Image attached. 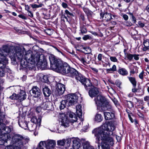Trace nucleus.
<instances>
[{"label": "nucleus", "mask_w": 149, "mask_h": 149, "mask_svg": "<svg viewBox=\"0 0 149 149\" xmlns=\"http://www.w3.org/2000/svg\"><path fill=\"white\" fill-rule=\"evenodd\" d=\"M112 71L114 72L116 70V67L115 65H114L112 68Z\"/></svg>", "instance_id": "bf43d9fd"}, {"label": "nucleus", "mask_w": 149, "mask_h": 149, "mask_svg": "<svg viewBox=\"0 0 149 149\" xmlns=\"http://www.w3.org/2000/svg\"><path fill=\"white\" fill-rule=\"evenodd\" d=\"M81 108V106L80 105H78L76 107V113L77 117L80 118L82 117V116Z\"/></svg>", "instance_id": "4be33fe9"}, {"label": "nucleus", "mask_w": 149, "mask_h": 149, "mask_svg": "<svg viewBox=\"0 0 149 149\" xmlns=\"http://www.w3.org/2000/svg\"><path fill=\"white\" fill-rule=\"evenodd\" d=\"M65 90V86L61 84L58 83L56 85V92L59 95L62 94Z\"/></svg>", "instance_id": "f8f14e48"}, {"label": "nucleus", "mask_w": 149, "mask_h": 149, "mask_svg": "<svg viewBox=\"0 0 149 149\" xmlns=\"http://www.w3.org/2000/svg\"><path fill=\"white\" fill-rule=\"evenodd\" d=\"M2 135H0V145H4L7 142L6 139L2 138Z\"/></svg>", "instance_id": "7c9ffc66"}, {"label": "nucleus", "mask_w": 149, "mask_h": 149, "mask_svg": "<svg viewBox=\"0 0 149 149\" xmlns=\"http://www.w3.org/2000/svg\"><path fill=\"white\" fill-rule=\"evenodd\" d=\"M79 60L83 63L84 65H85V63H86V61H85L84 58L83 57H81L79 58Z\"/></svg>", "instance_id": "09e8293b"}, {"label": "nucleus", "mask_w": 149, "mask_h": 149, "mask_svg": "<svg viewBox=\"0 0 149 149\" xmlns=\"http://www.w3.org/2000/svg\"><path fill=\"white\" fill-rule=\"evenodd\" d=\"M130 14L132 18V21L134 23H135L136 22V18L133 15L132 13H130Z\"/></svg>", "instance_id": "ea45409f"}, {"label": "nucleus", "mask_w": 149, "mask_h": 149, "mask_svg": "<svg viewBox=\"0 0 149 149\" xmlns=\"http://www.w3.org/2000/svg\"><path fill=\"white\" fill-rule=\"evenodd\" d=\"M62 7L64 8H66L68 7L67 4L64 2H63L62 3Z\"/></svg>", "instance_id": "864d4df0"}, {"label": "nucleus", "mask_w": 149, "mask_h": 149, "mask_svg": "<svg viewBox=\"0 0 149 149\" xmlns=\"http://www.w3.org/2000/svg\"><path fill=\"white\" fill-rule=\"evenodd\" d=\"M31 121L33 123H36L37 122H39V123H40L41 120L39 118L37 120L36 118H31Z\"/></svg>", "instance_id": "72a5a7b5"}, {"label": "nucleus", "mask_w": 149, "mask_h": 149, "mask_svg": "<svg viewBox=\"0 0 149 149\" xmlns=\"http://www.w3.org/2000/svg\"><path fill=\"white\" fill-rule=\"evenodd\" d=\"M102 55L101 54H99L97 58L99 61H101L102 59Z\"/></svg>", "instance_id": "6e6d98bb"}, {"label": "nucleus", "mask_w": 149, "mask_h": 149, "mask_svg": "<svg viewBox=\"0 0 149 149\" xmlns=\"http://www.w3.org/2000/svg\"><path fill=\"white\" fill-rule=\"evenodd\" d=\"M42 109L44 110H51L52 108V104L49 102H43L40 104Z\"/></svg>", "instance_id": "9b49d317"}, {"label": "nucleus", "mask_w": 149, "mask_h": 149, "mask_svg": "<svg viewBox=\"0 0 149 149\" xmlns=\"http://www.w3.org/2000/svg\"><path fill=\"white\" fill-rule=\"evenodd\" d=\"M71 141V140L70 138H68L65 140V143H66L65 144L66 145L67 147H69L70 146Z\"/></svg>", "instance_id": "e433bc0d"}, {"label": "nucleus", "mask_w": 149, "mask_h": 149, "mask_svg": "<svg viewBox=\"0 0 149 149\" xmlns=\"http://www.w3.org/2000/svg\"><path fill=\"white\" fill-rule=\"evenodd\" d=\"M100 16L103 20L106 22H108L112 19L111 14L107 12L103 13H102L100 14Z\"/></svg>", "instance_id": "ddd939ff"}, {"label": "nucleus", "mask_w": 149, "mask_h": 149, "mask_svg": "<svg viewBox=\"0 0 149 149\" xmlns=\"http://www.w3.org/2000/svg\"><path fill=\"white\" fill-rule=\"evenodd\" d=\"M139 54H133V57H134V58L135 60H138L139 59Z\"/></svg>", "instance_id": "de8ad7c7"}, {"label": "nucleus", "mask_w": 149, "mask_h": 149, "mask_svg": "<svg viewBox=\"0 0 149 149\" xmlns=\"http://www.w3.org/2000/svg\"><path fill=\"white\" fill-rule=\"evenodd\" d=\"M118 72L120 74L123 76L127 75L128 74L127 70L124 68H121L118 70Z\"/></svg>", "instance_id": "b1692460"}, {"label": "nucleus", "mask_w": 149, "mask_h": 149, "mask_svg": "<svg viewBox=\"0 0 149 149\" xmlns=\"http://www.w3.org/2000/svg\"><path fill=\"white\" fill-rule=\"evenodd\" d=\"M138 90V89L136 88V87H134L133 88H132V91L134 93H135L137 92Z\"/></svg>", "instance_id": "680f3d73"}, {"label": "nucleus", "mask_w": 149, "mask_h": 149, "mask_svg": "<svg viewBox=\"0 0 149 149\" xmlns=\"http://www.w3.org/2000/svg\"><path fill=\"white\" fill-rule=\"evenodd\" d=\"M79 72L75 69L71 67L68 75L71 77H76L79 73Z\"/></svg>", "instance_id": "dca6fc26"}, {"label": "nucleus", "mask_w": 149, "mask_h": 149, "mask_svg": "<svg viewBox=\"0 0 149 149\" xmlns=\"http://www.w3.org/2000/svg\"><path fill=\"white\" fill-rule=\"evenodd\" d=\"M143 45L145 47L143 49L144 50H146L148 49L149 47V40L148 39H144Z\"/></svg>", "instance_id": "bb28decb"}, {"label": "nucleus", "mask_w": 149, "mask_h": 149, "mask_svg": "<svg viewBox=\"0 0 149 149\" xmlns=\"http://www.w3.org/2000/svg\"><path fill=\"white\" fill-rule=\"evenodd\" d=\"M99 93L98 88L96 87H94L91 89L89 91V94L91 97L96 96Z\"/></svg>", "instance_id": "f3484780"}, {"label": "nucleus", "mask_w": 149, "mask_h": 149, "mask_svg": "<svg viewBox=\"0 0 149 149\" xmlns=\"http://www.w3.org/2000/svg\"><path fill=\"white\" fill-rule=\"evenodd\" d=\"M43 146H44V142L41 141L40 142L38 146L36 149H44L43 147Z\"/></svg>", "instance_id": "473e14b6"}, {"label": "nucleus", "mask_w": 149, "mask_h": 149, "mask_svg": "<svg viewBox=\"0 0 149 149\" xmlns=\"http://www.w3.org/2000/svg\"><path fill=\"white\" fill-rule=\"evenodd\" d=\"M29 141L28 138L20 134H15L12 138L13 147L11 149H23Z\"/></svg>", "instance_id": "39448f33"}, {"label": "nucleus", "mask_w": 149, "mask_h": 149, "mask_svg": "<svg viewBox=\"0 0 149 149\" xmlns=\"http://www.w3.org/2000/svg\"><path fill=\"white\" fill-rule=\"evenodd\" d=\"M51 67L56 71L62 74H68L71 67L67 63L61 64V61L56 58L54 56L50 55L49 56Z\"/></svg>", "instance_id": "7ed1b4c3"}, {"label": "nucleus", "mask_w": 149, "mask_h": 149, "mask_svg": "<svg viewBox=\"0 0 149 149\" xmlns=\"http://www.w3.org/2000/svg\"><path fill=\"white\" fill-rule=\"evenodd\" d=\"M80 19H81L83 21H84L85 20V17L84 14H81L80 16Z\"/></svg>", "instance_id": "3c124183"}, {"label": "nucleus", "mask_w": 149, "mask_h": 149, "mask_svg": "<svg viewBox=\"0 0 149 149\" xmlns=\"http://www.w3.org/2000/svg\"><path fill=\"white\" fill-rule=\"evenodd\" d=\"M30 5L31 6V7L33 8H38L37 5L36 4H31Z\"/></svg>", "instance_id": "e2e57ef3"}, {"label": "nucleus", "mask_w": 149, "mask_h": 149, "mask_svg": "<svg viewBox=\"0 0 149 149\" xmlns=\"http://www.w3.org/2000/svg\"><path fill=\"white\" fill-rule=\"evenodd\" d=\"M4 74L2 71H0V76L3 77L4 76Z\"/></svg>", "instance_id": "774afa93"}, {"label": "nucleus", "mask_w": 149, "mask_h": 149, "mask_svg": "<svg viewBox=\"0 0 149 149\" xmlns=\"http://www.w3.org/2000/svg\"><path fill=\"white\" fill-rule=\"evenodd\" d=\"M149 100V96H146L144 97V100L145 101H148Z\"/></svg>", "instance_id": "0e129e2a"}, {"label": "nucleus", "mask_w": 149, "mask_h": 149, "mask_svg": "<svg viewBox=\"0 0 149 149\" xmlns=\"http://www.w3.org/2000/svg\"><path fill=\"white\" fill-rule=\"evenodd\" d=\"M44 142V145H45L46 148L47 149H52L54 148L56 144L55 141L52 140H48L45 141H42Z\"/></svg>", "instance_id": "9d476101"}, {"label": "nucleus", "mask_w": 149, "mask_h": 149, "mask_svg": "<svg viewBox=\"0 0 149 149\" xmlns=\"http://www.w3.org/2000/svg\"><path fill=\"white\" fill-rule=\"evenodd\" d=\"M28 15H29L31 17H33V14L30 11H28Z\"/></svg>", "instance_id": "69168bd1"}, {"label": "nucleus", "mask_w": 149, "mask_h": 149, "mask_svg": "<svg viewBox=\"0 0 149 149\" xmlns=\"http://www.w3.org/2000/svg\"><path fill=\"white\" fill-rule=\"evenodd\" d=\"M91 147L88 144L84 143L83 145V149H90V148Z\"/></svg>", "instance_id": "58836bf2"}, {"label": "nucleus", "mask_w": 149, "mask_h": 149, "mask_svg": "<svg viewBox=\"0 0 149 149\" xmlns=\"http://www.w3.org/2000/svg\"><path fill=\"white\" fill-rule=\"evenodd\" d=\"M67 114L70 118H74V119H72L74 122H76L77 121V117L74 113L71 112H68Z\"/></svg>", "instance_id": "393cba45"}, {"label": "nucleus", "mask_w": 149, "mask_h": 149, "mask_svg": "<svg viewBox=\"0 0 149 149\" xmlns=\"http://www.w3.org/2000/svg\"><path fill=\"white\" fill-rule=\"evenodd\" d=\"M129 80L132 83L134 87H135L136 86V81L135 78L134 77H128Z\"/></svg>", "instance_id": "5701e85b"}, {"label": "nucleus", "mask_w": 149, "mask_h": 149, "mask_svg": "<svg viewBox=\"0 0 149 149\" xmlns=\"http://www.w3.org/2000/svg\"><path fill=\"white\" fill-rule=\"evenodd\" d=\"M94 100L97 106H100L102 111H112L113 109L111 105L105 97L101 95H98Z\"/></svg>", "instance_id": "423d86ee"}, {"label": "nucleus", "mask_w": 149, "mask_h": 149, "mask_svg": "<svg viewBox=\"0 0 149 149\" xmlns=\"http://www.w3.org/2000/svg\"><path fill=\"white\" fill-rule=\"evenodd\" d=\"M65 118L63 119H62L61 121V126L66 128L69 126V121L68 120L65 116Z\"/></svg>", "instance_id": "412c9836"}, {"label": "nucleus", "mask_w": 149, "mask_h": 149, "mask_svg": "<svg viewBox=\"0 0 149 149\" xmlns=\"http://www.w3.org/2000/svg\"><path fill=\"white\" fill-rule=\"evenodd\" d=\"M80 33L84 34L86 33L87 30L86 28L84 26H80Z\"/></svg>", "instance_id": "cd10ccee"}, {"label": "nucleus", "mask_w": 149, "mask_h": 149, "mask_svg": "<svg viewBox=\"0 0 149 149\" xmlns=\"http://www.w3.org/2000/svg\"><path fill=\"white\" fill-rule=\"evenodd\" d=\"M65 99L62 100L60 105V108L61 109H64L66 105L70 106L73 105L74 104L77 102V96L74 94H69L65 96Z\"/></svg>", "instance_id": "0eeeda50"}, {"label": "nucleus", "mask_w": 149, "mask_h": 149, "mask_svg": "<svg viewBox=\"0 0 149 149\" xmlns=\"http://www.w3.org/2000/svg\"><path fill=\"white\" fill-rule=\"evenodd\" d=\"M126 57L130 61L133 58V54H131L129 53H125Z\"/></svg>", "instance_id": "c756f323"}, {"label": "nucleus", "mask_w": 149, "mask_h": 149, "mask_svg": "<svg viewBox=\"0 0 149 149\" xmlns=\"http://www.w3.org/2000/svg\"><path fill=\"white\" fill-rule=\"evenodd\" d=\"M110 58V60L113 62H117L118 61V59L115 57L111 56Z\"/></svg>", "instance_id": "c03bdc74"}, {"label": "nucleus", "mask_w": 149, "mask_h": 149, "mask_svg": "<svg viewBox=\"0 0 149 149\" xmlns=\"http://www.w3.org/2000/svg\"><path fill=\"white\" fill-rule=\"evenodd\" d=\"M30 93H32V95L36 98L38 97L40 95L41 91L37 86H33L30 91Z\"/></svg>", "instance_id": "1a4fd4ad"}, {"label": "nucleus", "mask_w": 149, "mask_h": 149, "mask_svg": "<svg viewBox=\"0 0 149 149\" xmlns=\"http://www.w3.org/2000/svg\"><path fill=\"white\" fill-rule=\"evenodd\" d=\"M57 144L61 146H64L65 144V139H63L62 140L58 141H57Z\"/></svg>", "instance_id": "2f4dec72"}, {"label": "nucleus", "mask_w": 149, "mask_h": 149, "mask_svg": "<svg viewBox=\"0 0 149 149\" xmlns=\"http://www.w3.org/2000/svg\"><path fill=\"white\" fill-rule=\"evenodd\" d=\"M18 17L24 19H26L27 18L22 14H20L18 15Z\"/></svg>", "instance_id": "8fccbe9b"}, {"label": "nucleus", "mask_w": 149, "mask_h": 149, "mask_svg": "<svg viewBox=\"0 0 149 149\" xmlns=\"http://www.w3.org/2000/svg\"><path fill=\"white\" fill-rule=\"evenodd\" d=\"M25 49H22L19 46H10L9 45H3L0 49V56L6 57L9 56L12 61H15L17 58L20 62V65L23 68L26 67V64L23 60L24 59V53L26 52Z\"/></svg>", "instance_id": "f03ea898"}, {"label": "nucleus", "mask_w": 149, "mask_h": 149, "mask_svg": "<svg viewBox=\"0 0 149 149\" xmlns=\"http://www.w3.org/2000/svg\"><path fill=\"white\" fill-rule=\"evenodd\" d=\"M144 73L145 72L143 70L142 72L141 73H140L139 75V77L140 79L142 80L143 79V76Z\"/></svg>", "instance_id": "37998d69"}, {"label": "nucleus", "mask_w": 149, "mask_h": 149, "mask_svg": "<svg viewBox=\"0 0 149 149\" xmlns=\"http://www.w3.org/2000/svg\"><path fill=\"white\" fill-rule=\"evenodd\" d=\"M122 16L123 18L125 20H127L128 19V16L126 14L123 15Z\"/></svg>", "instance_id": "5fc2aeb1"}, {"label": "nucleus", "mask_w": 149, "mask_h": 149, "mask_svg": "<svg viewBox=\"0 0 149 149\" xmlns=\"http://www.w3.org/2000/svg\"><path fill=\"white\" fill-rule=\"evenodd\" d=\"M42 91L44 96L45 97H49L51 94V91L47 87H45L43 88Z\"/></svg>", "instance_id": "aec40b11"}, {"label": "nucleus", "mask_w": 149, "mask_h": 149, "mask_svg": "<svg viewBox=\"0 0 149 149\" xmlns=\"http://www.w3.org/2000/svg\"><path fill=\"white\" fill-rule=\"evenodd\" d=\"M18 95H17L16 94L13 93L12 95L9 97L11 100H17Z\"/></svg>", "instance_id": "c9c22d12"}, {"label": "nucleus", "mask_w": 149, "mask_h": 149, "mask_svg": "<svg viewBox=\"0 0 149 149\" xmlns=\"http://www.w3.org/2000/svg\"><path fill=\"white\" fill-rule=\"evenodd\" d=\"M103 119V118L101 114L97 113L95 116V120L97 122H101Z\"/></svg>", "instance_id": "a878e982"}, {"label": "nucleus", "mask_w": 149, "mask_h": 149, "mask_svg": "<svg viewBox=\"0 0 149 149\" xmlns=\"http://www.w3.org/2000/svg\"><path fill=\"white\" fill-rule=\"evenodd\" d=\"M75 79L83 85L86 90L88 89V87H91L92 86L91 81L89 79L86 78L84 76L79 72L78 75L77 76Z\"/></svg>", "instance_id": "6e6552de"}, {"label": "nucleus", "mask_w": 149, "mask_h": 149, "mask_svg": "<svg viewBox=\"0 0 149 149\" xmlns=\"http://www.w3.org/2000/svg\"><path fill=\"white\" fill-rule=\"evenodd\" d=\"M40 55L39 53L34 54L30 50L27 51L24 55V59L27 62L31 64L37 63L40 65L42 68L45 69L47 68V63L46 60L40 62Z\"/></svg>", "instance_id": "20e7f679"}, {"label": "nucleus", "mask_w": 149, "mask_h": 149, "mask_svg": "<svg viewBox=\"0 0 149 149\" xmlns=\"http://www.w3.org/2000/svg\"><path fill=\"white\" fill-rule=\"evenodd\" d=\"M8 59L6 57L0 56V68L2 69L5 67L8 63Z\"/></svg>", "instance_id": "4468645a"}, {"label": "nucleus", "mask_w": 149, "mask_h": 149, "mask_svg": "<svg viewBox=\"0 0 149 149\" xmlns=\"http://www.w3.org/2000/svg\"><path fill=\"white\" fill-rule=\"evenodd\" d=\"M110 111V112H104V113L105 118L106 120H110L114 118L115 117L113 110L112 111Z\"/></svg>", "instance_id": "2eb2a0df"}, {"label": "nucleus", "mask_w": 149, "mask_h": 149, "mask_svg": "<svg viewBox=\"0 0 149 149\" xmlns=\"http://www.w3.org/2000/svg\"><path fill=\"white\" fill-rule=\"evenodd\" d=\"M36 127V125L34 124H29L28 126L29 130L30 131H34Z\"/></svg>", "instance_id": "c85d7f7f"}, {"label": "nucleus", "mask_w": 149, "mask_h": 149, "mask_svg": "<svg viewBox=\"0 0 149 149\" xmlns=\"http://www.w3.org/2000/svg\"><path fill=\"white\" fill-rule=\"evenodd\" d=\"M42 109V108L41 107V105H40V106H38L36 107V111L38 113L41 111V109Z\"/></svg>", "instance_id": "a18cd8bd"}, {"label": "nucleus", "mask_w": 149, "mask_h": 149, "mask_svg": "<svg viewBox=\"0 0 149 149\" xmlns=\"http://www.w3.org/2000/svg\"><path fill=\"white\" fill-rule=\"evenodd\" d=\"M65 12V13L67 15H70L72 17L74 16L73 14L72 13L70 12L68 10H66Z\"/></svg>", "instance_id": "a19ab883"}, {"label": "nucleus", "mask_w": 149, "mask_h": 149, "mask_svg": "<svg viewBox=\"0 0 149 149\" xmlns=\"http://www.w3.org/2000/svg\"><path fill=\"white\" fill-rule=\"evenodd\" d=\"M126 111V112H127V113L128 114V117H129L130 120L131 121L132 123H133V122L134 121H133V119L132 118V117L131 116V115L130 114H132V113H130V111L129 110L127 109Z\"/></svg>", "instance_id": "4c0bfd02"}, {"label": "nucleus", "mask_w": 149, "mask_h": 149, "mask_svg": "<svg viewBox=\"0 0 149 149\" xmlns=\"http://www.w3.org/2000/svg\"><path fill=\"white\" fill-rule=\"evenodd\" d=\"M91 38L90 36L88 35H85L83 38V39L84 40H87L90 38Z\"/></svg>", "instance_id": "49530a36"}, {"label": "nucleus", "mask_w": 149, "mask_h": 149, "mask_svg": "<svg viewBox=\"0 0 149 149\" xmlns=\"http://www.w3.org/2000/svg\"><path fill=\"white\" fill-rule=\"evenodd\" d=\"M124 25L128 26H130L132 25V24L130 22L127 21L124 22Z\"/></svg>", "instance_id": "79ce46f5"}, {"label": "nucleus", "mask_w": 149, "mask_h": 149, "mask_svg": "<svg viewBox=\"0 0 149 149\" xmlns=\"http://www.w3.org/2000/svg\"><path fill=\"white\" fill-rule=\"evenodd\" d=\"M138 24L139 26L141 27H143L145 26L144 23H142L141 21L139 22Z\"/></svg>", "instance_id": "603ef678"}, {"label": "nucleus", "mask_w": 149, "mask_h": 149, "mask_svg": "<svg viewBox=\"0 0 149 149\" xmlns=\"http://www.w3.org/2000/svg\"><path fill=\"white\" fill-rule=\"evenodd\" d=\"M72 148L71 149H79L80 146L79 140L78 139H75L72 141Z\"/></svg>", "instance_id": "a211bd4d"}, {"label": "nucleus", "mask_w": 149, "mask_h": 149, "mask_svg": "<svg viewBox=\"0 0 149 149\" xmlns=\"http://www.w3.org/2000/svg\"><path fill=\"white\" fill-rule=\"evenodd\" d=\"M115 83L117 85V86L118 87H120V84H121V83L120 82L118 81H116Z\"/></svg>", "instance_id": "13d9d810"}, {"label": "nucleus", "mask_w": 149, "mask_h": 149, "mask_svg": "<svg viewBox=\"0 0 149 149\" xmlns=\"http://www.w3.org/2000/svg\"><path fill=\"white\" fill-rule=\"evenodd\" d=\"M113 124L105 123L99 128L94 129L92 133L95 137V142L98 144V149L100 146L102 149H109L110 145L113 144V139L111 136L113 134V131L115 129Z\"/></svg>", "instance_id": "f257e3e1"}, {"label": "nucleus", "mask_w": 149, "mask_h": 149, "mask_svg": "<svg viewBox=\"0 0 149 149\" xmlns=\"http://www.w3.org/2000/svg\"><path fill=\"white\" fill-rule=\"evenodd\" d=\"M126 105L129 108H131L133 107V103L130 101H127Z\"/></svg>", "instance_id": "f704fd0d"}, {"label": "nucleus", "mask_w": 149, "mask_h": 149, "mask_svg": "<svg viewBox=\"0 0 149 149\" xmlns=\"http://www.w3.org/2000/svg\"><path fill=\"white\" fill-rule=\"evenodd\" d=\"M65 18V19H66L67 22H69L68 19L67 18V17L65 16V14H63V13L62 15V18Z\"/></svg>", "instance_id": "4d7b16f0"}, {"label": "nucleus", "mask_w": 149, "mask_h": 149, "mask_svg": "<svg viewBox=\"0 0 149 149\" xmlns=\"http://www.w3.org/2000/svg\"><path fill=\"white\" fill-rule=\"evenodd\" d=\"M51 31V29H48L46 30L45 32L48 35H50L51 34L50 33H49V31Z\"/></svg>", "instance_id": "338daca9"}, {"label": "nucleus", "mask_w": 149, "mask_h": 149, "mask_svg": "<svg viewBox=\"0 0 149 149\" xmlns=\"http://www.w3.org/2000/svg\"><path fill=\"white\" fill-rule=\"evenodd\" d=\"M26 93L23 91H22L20 93L18 94L17 99L21 102L24 100L26 98Z\"/></svg>", "instance_id": "6ab92c4d"}, {"label": "nucleus", "mask_w": 149, "mask_h": 149, "mask_svg": "<svg viewBox=\"0 0 149 149\" xmlns=\"http://www.w3.org/2000/svg\"><path fill=\"white\" fill-rule=\"evenodd\" d=\"M25 9L26 10H27L28 12L29 11L30 8L28 5H25Z\"/></svg>", "instance_id": "052dcab7"}]
</instances>
